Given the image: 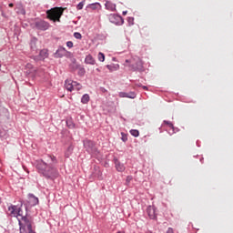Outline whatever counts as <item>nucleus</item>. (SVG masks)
I'll use <instances>...</instances> for the list:
<instances>
[{
  "label": "nucleus",
  "mask_w": 233,
  "mask_h": 233,
  "mask_svg": "<svg viewBox=\"0 0 233 233\" xmlns=\"http://www.w3.org/2000/svg\"><path fill=\"white\" fill-rule=\"evenodd\" d=\"M36 169L39 174H42L44 177H46L47 179H53V177H57L59 175V173H57V168L48 166L43 160L36 161Z\"/></svg>",
  "instance_id": "obj_1"
},
{
  "label": "nucleus",
  "mask_w": 233,
  "mask_h": 233,
  "mask_svg": "<svg viewBox=\"0 0 233 233\" xmlns=\"http://www.w3.org/2000/svg\"><path fill=\"white\" fill-rule=\"evenodd\" d=\"M124 66H128V68L134 72H141V70H143V60H141L139 56H135L130 59H127Z\"/></svg>",
  "instance_id": "obj_2"
},
{
  "label": "nucleus",
  "mask_w": 233,
  "mask_h": 233,
  "mask_svg": "<svg viewBox=\"0 0 233 233\" xmlns=\"http://www.w3.org/2000/svg\"><path fill=\"white\" fill-rule=\"evenodd\" d=\"M20 233H35L34 229V220L32 218H24L20 219Z\"/></svg>",
  "instance_id": "obj_3"
},
{
  "label": "nucleus",
  "mask_w": 233,
  "mask_h": 233,
  "mask_svg": "<svg viewBox=\"0 0 233 233\" xmlns=\"http://www.w3.org/2000/svg\"><path fill=\"white\" fill-rule=\"evenodd\" d=\"M63 12H65V8L63 7H55L46 12L48 19L51 21L59 22L61 21V15H63Z\"/></svg>",
  "instance_id": "obj_4"
},
{
  "label": "nucleus",
  "mask_w": 233,
  "mask_h": 233,
  "mask_svg": "<svg viewBox=\"0 0 233 233\" xmlns=\"http://www.w3.org/2000/svg\"><path fill=\"white\" fill-rule=\"evenodd\" d=\"M8 212L10 216H13V218H17L19 225H21V219L25 218H32L30 216L24 215L23 209H21V208H17V206H10L8 208Z\"/></svg>",
  "instance_id": "obj_5"
},
{
  "label": "nucleus",
  "mask_w": 233,
  "mask_h": 233,
  "mask_svg": "<svg viewBox=\"0 0 233 233\" xmlns=\"http://www.w3.org/2000/svg\"><path fill=\"white\" fill-rule=\"evenodd\" d=\"M84 147L89 154H95V152L96 151V144H94V142H92L91 140H85Z\"/></svg>",
  "instance_id": "obj_6"
},
{
  "label": "nucleus",
  "mask_w": 233,
  "mask_h": 233,
  "mask_svg": "<svg viewBox=\"0 0 233 233\" xmlns=\"http://www.w3.org/2000/svg\"><path fill=\"white\" fill-rule=\"evenodd\" d=\"M147 216H149L150 219H156L157 214L156 213V207L149 206L147 210Z\"/></svg>",
  "instance_id": "obj_7"
},
{
  "label": "nucleus",
  "mask_w": 233,
  "mask_h": 233,
  "mask_svg": "<svg viewBox=\"0 0 233 233\" xmlns=\"http://www.w3.org/2000/svg\"><path fill=\"white\" fill-rule=\"evenodd\" d=\"M48 57V50L43 49L40 51L39 56H35V61H43V59H46Z\"/></svg>",
  "instance_id": "obj_8"
},
{
  "label": "nucleus",
  "mask_w": 233,
  "mask_h": 233,
  "mask_svg": "<svg viewBox=\"0 0 233 233\" xmlns=\"http://www.w3.org/2000/svg\"><path fill=\"white\" fill-rule=\"evenodd\" d=\"M28 203L30 207H35V205L39 204V198H37L35 196L30 194L28 196Z\"/></svg>",
  "instance_id": "obj_9"
},
{
  "label": "nucleus",
  "mask_w": 233,
  "mask_h": 233,
  "mask_svg": "<svg viewBox=\"0 0 233 233\" xmlns=\"http://www.w3.org/2000/svg\"><path fill=\"white\" fill-rule=\"evenodd\" d=\"M74 83L75 81L66 79L65 81V88L67 89L68 92H72V90H74Z\"/></svg>",
  "instance_id": "obj_10"
},
{
  "label": "nucleus",
  "mask_w": 233,
  "mask_h": 233,
  "mask_svg": "<svg viewBox=\"0 0 233 233\" xmlns=\"http://www.w3.org/2000/svg\"><path fill=\"white\" fill-rule=\"evenodd\" d=\"M36 26L39 30H48L50 25L45 21H39L36 23Z\"/></svg>",
  "instance_id": "obj_11"
},
{
  "label": "nucleus",
  "mask_w": 233,
  "mask_h": 233,
  "mask_svg": "<svg viewBox=\"0 0 233 233\" xmlns=\"http://www.w3.org/2000/svg\"><path fill=\"white\" fill-rule=\"evenodd\" d=\"M115 165L117 172H125V165L119 162V160L115 159Z\"/></svg>",
  "instance_id": "obj_12"
},
{
  "label": "nucleus",
  "mask_w": 233,
  "mask_h": 233,
  "mask_svg": "<svg viewBox=\"0 0 233 233\" xmlns=\"http://www.w3.org/2000/svg\"><path fill=\"white\" fill-rule=\"evenodd\" d=\"M105 6L106 10H109L110 12H116V4H113L110 1H106Z\"/></svg>",
  "instance_id": "obj_13"
},
{
  "label": "nucleus",
  "mask_w": 233,
  "mask_h": 233,
  "mask_svg": "<svg viewBox=\"0 0 233 233\" xmlns=\"http://www.w3.org/2000/svg\"><path fill=\"white\" fill-rule=\"evenodd\" d=\"M85 63L86 65H96V59H94V56H92V55H87L85 59Z\"/></svg>",
  "instance_id": "obj_14"
},
{
  "label": "nucleus",
  "mask_w": 233,
  "mask_h": 233,
  "mask_svg": "<svg viewBox=\"0 0 233 233\" xmlns=\"http://www.w3.org/2000/svg\"><path fill=\"white\" fill-rule=\"evenodd\" d=\"M25 68H26V74H35V69L34 67V66H32V64L28 63L25 65Z\"/></svg>",
  "instance_id": "obj_15"
},
{
  "label": "nucleus",
  "mask_w": 233,
  "mask_h": 233,
  "mask_svg": "<svg viewBox=\"0 0 233 233\" xmlns=\"http://www.w3.org/2000/svg\"><path fill=\"white\" fill-rule=\"evenodd\" d=\"M88 101H90V96H88V94L84 95L81 98V103H83V105H86Z\"/></svg>",
  "instance_id": "obj_16"
},
{
  "label": "nucleus",
  "mask_w": 233,
  "mask_h": 233,
  "mask_svg": "<svg viewBox=\"0 0 233 233\" xmlns=\"http://www.w3.org/2000/svg\"><path fill=\"white\" fill-rule=\"evenodd\" d=\"M74 151V146H69L67 151L66 152V157H70V154Z\"/></svg>",
  "instance_id": "obj_17"
},
{
  "label": "nucleus",
  "mask_w": 233,
  "mask_h": 233,
  "mask_svg": "<svg viewBox=\"0 0 233 233\" xmlns=\"http://www.w3.org/2000/svg\"><path fill=\"white\" fill-rule=\"evenodd\" d=\"M81 88H83V86L75 81L73 85V90H81Z\"/></svg>",
  "instance_id": "obj_18"
},
{
  "label": "nucleus",
  "mask_w": 233,
  "mask_h": 233,
  "mask_svg": "<svg viewBox=\"0 0 233 233\" xmlns=\"http://www.w3.org/2000/svg\"><path fill=\"white\" fill-rule=\"evenodd\" d=\"M130 134L134 136V137H139V131L137 129H131Z\"/></svg>",
  "instance_id": "obj_19"
},
{
  "label": "nucleus",
  "mask_w": 233,
  "mask_h": 233,
  "mask_svg": "<svg viewBox=\"0 0 233 233\" xmlns=\"http://www.w3.org/2000/svg\"><path fill=\"white\" fill-rule=\"evenodd\" d=\"M97 57H98V61H100L101 63H103L105 61V54L100 52V53H98Z\"/></svg>",
  "instance_id": "obj_20"
},
{
  "label": "nucleus",
  "mask_w": 233,
  "mask_h": 233,
  "mask_svg": "<svg viewBox=\"0 0 233 233\" xmlns=\"http://www.w3.org/2000/svg\"><path fill=\"white\" fill-rule=\"evenodd\" d=\"M97 6H99L98 3L89 5V8H91V10L97 9Z\"/></svg>",
  "instance_id": "obj_21"
},
{
  "label": "nucleus",
  "mask_w": 233,
  "mask_h": 233,
  "mask_svg": "<svg viewBox=\"0 0 233 233\" xmlns=\"http://www.w3.org/2000/svg\"><path fill=\"white\" fill-rule=\"evenodd\" d=\"M164 125H167V127H169V128H172V130H174V124H172V122H168V121L165 120Z\"/></svg>",
  "instance_id": "obj_22"
},
{
  "label": "nucleus",
  "mask_w": 233,
  "mask_h": 233,
  "mask_svg": "<svg viewBox=\"0 0 233 233\" xmlns=\"http://www.w3.org/2000/svg\"><path fill=\"white\" fill-rule=\"evenodd\" d=\"M74 37L76 39H81V37H83V36L81 35V33L76 32V33H74Z\"/></svg>",
  "instance_id": "obj_23"
},
{
  "label": "nucleus",
  "mask_w": 233,
  "mask_h": 233,
  "mask_svg": "<svg viewBox=\"0 0 233 233\" xmlns=\"http://www.w3.org/2000/svg\"><path fill=\"white\" fill-rule=\"evenodd\" d=\"M83 6H85V4L83 2H80L77 5L76 8H77V10H83Z\"/></svg>",
  "instance_id": "obj_24"
},
{
  "label": "nucleus",
  "mask_w": 233,
  "mask_h": 233,
  "mask_svg": "<svg viewBox=\"0 0 233 233\" xmlns=\"http://www.w3.org/2000/svg\"><path fill=\"white\" fill-rule=\"evenodd\" d=\"M121 136H122V141H124V143L128 140V137H127V135H125V133H121Z\"/></svg>",
  "instance_id": "obj_25"
},
{
  "label": "nucleus",
  "mask_w": 233,
  "mask_h": 233,
  "mask_svg": "<svg viewBox=\"0 0 233 233\" xmlns=\"http://www.w3.org/2000/svg\"><path fill=\"white\" fill-rule=\"evenodd\" d=\"M66 46H68V48H72L74 46V43L72 41H68L66 43Z\"/></svg>",
  "instance_id": "obj_26"
},
{
  "label": "nucleus",
  "mask_w": 233,
  "mask_h": 233,
  "mask_svg": "<svg viewBox=\"0 0 233 233\" xmlns=\"http://www.w3.org/2000/svg\"><path fill=\"white\" fill-rule=\"evenodd\" d=\"M119 97H129V96L127 95V93L121 92L119 93Z\"/></svg>",
  "instance_id": "obj_27"
},
{
  "label": "nucleus",
  "mask_w": 233,
  "mask_h": 233,
  "mask_svg": "<svg viewBox=\"0 0 233 233\" xmlns=\"http://www.w3.org/2000/svg\"><path fill=\"white\" fill-rule=\"evenodd\" d=\"M49 158L53 163H57V160H56V157L49 156Z\"/></svg>",
  "instance_id": "obj_28"
},
{
  "label": "nucleus",
  "mask_w": 233,
  "mask_h": 233,
  "mask_svg": "<svg viewBox=\"0 0 233 233\" xmlns=\"http://www.w3.org/2000/svg\"><path fill=\"white\" fill-rule=\"evenodd\" d=\"M19 14H22V15H25V14H26V12L25 11L24 8H21L19 11Z\"/></svg>",
  "instance_id": "obj_29"
},
{
  "label": "nucleus",
  "mask_w": 233,
  "mask_h": 233,
  "mask_svg": "<svg viewBox=\"0 0 233 233\" xmlns=\"http://www.w3.org/2000/svg\"><path fill=\"white\" fill-rule=\"evenodd\" d=\"M126 181L127 183H130V181H132V177L128 176Z\"/></svg>",
  "instance_id": "obj_30"
},
{
  "label": "nucleus",
  "mask_w": 233,
  "mask_h": 233,
  "mask_svg": "<svg viewBox=\"0 0 233 233\" xmlns=\"http://www.w3.org/2000/svg\"><path fill=\"white\" fill-rule=\"evenodd\" d=\"M9 7L10 8H14V5L11 3V4H9Z\"/></svg>",
  "instance_id": "obj_31"
},
{
  "label": "nucleus",
  "mask_w": 233,
  "mask_h": 233,
  "mask_svg": "<svg viewBox=\"0 0 233 233\" xmlns=\"http://www.w3.org/2000/svg\"><path fill=\"white\" fill-rule=\"evenodd\" d=\"M127 11H124L123 12V15H127Z\"/></svg>",
  "instance_id": "obj_32"
},
{
  "label": "nucleus",
  "mask_w": 233,
  "mask_h": 233,
  "mask_svg": "<svg viewBox=\"0 0 233 233\" xmlns=\"http://www.w3.org/2000/svg\"><path fill=\"white\" fill-rule=\"evenodd\" d=\"M143 89H144V90H147V86H143Z\"/></svg>",
  "instance_id": "obj_33"
},
{
  "label": "nucleus",
  "mask_w": 233,
  "mask_h": 233,
  "mask_svg": "<svg viewBox=\"0 0 233 233\" xmlns=\"http://www.w3.org/2000/svg\"><path fill=\"white\" fill-rule=\"evenodd\" d=\"M107 68H110V66H107Z\"/></svg>",
  "instance_id": "obj_34"
},
{
  "label": "nucleus",
  "mask_w": 233,
  "mask_h": 233,
  "mask_svg": "<svg viewBox=\"0 0 233 233\" xmlns=\"http://www.w3.org/2000/svg\"><path fill=\"white\" fill-rule=\"evenodd\" d=\"M0 67H1V64H0Z\"/></svg>",
  "instance_id": "obj_35"
}]
</instances>
